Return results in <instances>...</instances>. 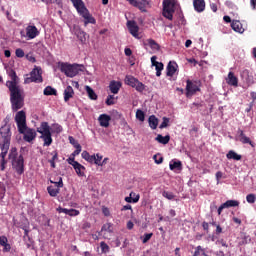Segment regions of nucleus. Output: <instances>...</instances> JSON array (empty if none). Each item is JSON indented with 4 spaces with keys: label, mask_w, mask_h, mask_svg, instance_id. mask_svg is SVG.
Listing matches in <instances>:
<instances>
[{
    "label": "nucleus",
    "mask_w": 256,
    "mask_h": 256,
    "mask_svg": "<svg viewBox=\"0 0 256 256\" xmlns=\"http://www.w3.org/2000/svg\"><path fill=\"white\" fill-rule=\"evenodd\" d=\"M86 93L88 94L89 99H91L92 101H97V94L95 93L93 88H91L90 86H86Z\"/></svg>",
    "instance_id": "nucleus-34"
},
{
    "label": "nucleus",
    "mask_w": 256,
    "mask_h": 256,
    "mask_svg": "<svg viewBox=\"0 0 256 256\" xmlns=\"http://www.w3.org/2000/svg\"><path fill=\"white\" fill-rule=\"evenodd\" d=\"M154 67L156 70V77H161V71H163V69H164L163 62L156 63V65H154Z\"/></svg>",
    "instance_id": "nucleus-39"
},
{
    "label": "nucleus",
    "mask_w": 256,
    "mask_h": 256,
    "mask_svg": "<svg viewBox=\"0 0 256 256\" xmlns=\"http://www.w3.org/2000/svg\"><path fill=\"white\" fill-rule=\"evenodd\" d=\"M162 196L165 197V199H168L169 201H173V199H175V195L173 194V192L169 191H164L162 193Z\"/></svg>",
    "instance_id": "nucleus-41"
},
{
    "label": "nucleus",
    "mask_w": 256,
    "mask_h": 256,
    "mask_svg": "<svg viewBox=\"0 0 256 256\" xmlns=\"http://www.w3.org/2000/svg\"><path fill=\"white\" fill-rule=\"evenodd\" d=\"M74 171L78 175V177H85V166H83L81 163H77L73 166Z\"/></svg>",
    "instance_id": "nucleus-26"
},
{
    "label": "nucleus",
    "mask_w": 256,
    "mask_h": 256,
    "mask_svg": "<svg viewBox=\"0 0 256 256\" xmlns=\"http://www.w3.org/2000/svg\"><path fill=\"white\" fill-rule=\"evenodd\" d=\"M9 77L11 80L6 82V87H8V91L10 92V103L12 107V111L16 113L19 109H23L25 105V91L19 84H17V73L15 70L9 71Z\"/></svg>",
    "instance_id": "nucleus-1"
},
{
    "label": "nucleus",
    "mask_w": 256,
    "mask_h": 256,
    "mask_svg": "<svg viewBox=\"0 0 256 256\" xmlns=\"http://www.w3.org/2000/svg\"><path fill=\"white\" fill-rule=\"evenodd\" d=\"M227 159H233L234 161H241L242 156L240 154H237L235 151L230 150L226 154Z\"/></svg>",
    "instance_id": "nucleus-30"
},
{
    "label": "nucleus",
    "mask_w": 256,
    "mask_h": 256,
    "mask_svg": "<svg viewBox=\"0 0 256 256\" xmlns=\"http://www.w3.org/2000/svg\"><path fill=\"white\" fill-rule=\"evenodd\" d=\"M6 243H8L7 237L0 236V245L3 247Z\"/></svg>",
    "instance_id": "nucleus-63"
},
{
    "label": "nucleus",
    "mask_w": 256,
    "mask_h": 256,
    "mask_svg": "<svg viewBox=\"0 0 256 256\" xmlns=\"http://www.w3.org/2000/svg\"><path fill=\"white\" fill-rule=\"evenodd\" d=\"M82 151L81 145H77L76 150L71 154V157H77Z\"/></svg>",
    "instance_id": "nucleus-56"
},
{
    "label": "nucleus",
    "mask_w": 256,
    "mask_h": 256,
    "mask_svg": "<svg viewBox=\"0 0 256 256\" xmlns=\"http://www.w3.org/2000/svg\"><path fill=\"white\" fill-rule=\"evenodd\" d=\"M36 131L37 133H40V138L44 141V147H49L53 143V138L51 137V126H49L48 122H42Z\"/></svg>",
    "instance_id": "nucleus-6"
},
{
    "label": "nucleus",
    "mask_w": 256,
    "mask_h": 256,
    "mask_svg": "<svg viewBox=\"0 0 256 256\" xmlns=\"http://www.w3.org/2000/svg\"><path fill=\"white\" fill-rule=\"evenodd\" d=\"M81 156H82V159H84L88 163H93V161H95V156L90 155L89 152L87 151H83Z\"/></svg>",
    "instance_id": "nucleus-35"
},
{
    "label": "nucleus",
    "mask_w": 256,
    "mask_h": 256,
    "mask_svg": "<svg viewBox=\"0 0 256 256\" xmlns=\"http://www.w3.org/2000/svg\"><path fill=\"white\" fill-rule=\"evenodd\" d=\"M153 159L157 165H161V163H163V156L158 157L157 155H154Z\"/></svg>",
    "instance_id": "nucleus-57"
},
{
    "label": "nucleus",
    "mask_w": 256,
    "mask_h": 256,
    "mask_svg": "<svg viewBox=\"0 0 256 256\" xmlns=\"http://www.w3.org/2000/svg\"><path fill=\"white\" fill-rule=\"evenodd\" d=\"M139 80H137V78L133 77V76H126L125 77V83L126 85H129L130 87H135L136 83L138 82Z\"/></svg>",
    "instance_id": "nucleus-32"
},
{
    "label": "nucleus",
    "mask_w": 256,
    "mask_h": 256,
    "mask_svg": "<svg viewBox=\"0 0 256 256\" xmlns=\"http://www.w3.org/2000/svg\"><path fill=\"white\" fill-rule=\"evenodd\" d=\"M79 214H80L79 210H76L73 208L68 210L69 217H77V215H79Z\"/></svg>",
    "instance_id": "nucleus-48"
},
{
    "label": "nucleus",
    "mask_w": 256,
    "mask_h": 256,
    "mask_svg": "<svg viewBox=\"0 0 256 256\" xmlns=\"http://www.w3.org/2000/svg\"><path fill=\"white\" fill-rule=\"evenodd\" d=\"M216 245H221L222 247H229V245L227 244V242L224 241L223 239L217 240V241H216Z\"/></svg>",
    "instance_id": "nucleus-60"
},
{
    "label": "nucleus",
    "mask_w": 256,
    "mask_h": 256,
    "mask_svg": "<svg viewBox=\"0 0 256 256\" xmlns=\"http://www.w3.org/2000/svg\"><path fill=\"white\" fill-rule=\"evenodd\" d=\"M15 55H16V57H19V59H21V58L25 57V51H23V49H21V48H18L15 51Z\"/></svg>",
    "instance_id": "nucleus-49"
},
{
    "label": "nucleus",
    "mask_w": 256,
    "mask_h": 256,
    "mask_svg": "<svg viewBox=\"0 0 256 256\" xmlns=\"http://www.w3.org/2000/svg\"><path fill=\"white\" fill-rule=\"evenodd\" d=\"M106 105H115V96L114 95H108L106 99Z\"/></svg>",
    "instance_id": "nucleus-46"
},
{
    "label": "nucleus",
    "mask_w": 256,
    "mask_h": 256,
    "mask_svg": "<svg viewBox=\"0 0 256 256\" xmlns=\"http://www.w3.org/2000/svg\"><path fill=\"white\" fill-rule=\"evenodd\" d=\"M145 46L150 47V49H152V51H160L161 50V45H159V43H157V41H155L154 39H147L144 42Z\"/></svg>",
    "instance_id": "nucleus-19"
},
{
    "label": "nucleus",
    "mask_w": 256,
    "mask_h": 256,
    "mask_svg": "<svg viewBox=\"0 0 256 256\" xmlns=\"http://www.w3.org/2000/svg\"><path fill=\"white\" fill-rule=\"evenodd\" d=\"M186 97H191L197 93V91H201L197 83L192 82L191 80H187L186 82Z\"/></svg>",
    "instance_id": "nucleus-12"
},
{
    "label": "nucleus",
    "mask_w": 256,
    "mask_h": 256,
    "mask_svg": "<svg viewBox=\"0 0 256 256\" xmlns=\"http://www.w3.org/2000/svg\"><path fill=\"white\" fill-rule=\"evenodd\" d=\"M11 145V126L4 125L0 128V149L1 154L0 157L2 158L1 161V171H5V165H7V153L9 152V147Z\"/></svg>",
    "instance_id": "nucleus-2"
},
{
    "label": "nucleus",
    "mask_w": 256,
    "mask_h": 256,
    "mask_svg": "<svg viewBox=\"0 0 256 256\" xmlns=\"http://www.w3.org/2000/svg\"><path fill=\"white\" fill-rule=\"evenodd\" d=\"M67 162L69 163V165H72V167H74V165L78 164L79 162L75 161V157L74 156H70L67 159Z\"/></svg>",
    "instance_id": "nucleus-55"
},
{
    "label": "nucleus",
    "mask_w": 256,
    "mask_h": 256,
    "mask_svg": "<svg viewBox=\"0 0 256 256\" xmlns=\"http://www.w3.org/2000/svg\"><path fill=\"white\" fill-rule=\"evenodd\" d=\"M155 141H157L161 145H167V143H169V141H171V136L169 134L166 136L158 134L157 137L155 138Z\"/></svg>",
    "instance_id": "nucleus-27"
},
{
    "label": "nucleus",
    "mask_w": 256,
    "mask_h": 256,
    "mask_svg": "<svg viewBox=\"0 0 256 256\" xmlns=\"http://www.w3.org/2000/svg\"><path fill=\"white\" fill-rule=\"evenodd\" d=\"M226 83L231 87H238L239 86V78L235 76V73L229 72L226 78Z\"/></svg>",
    "instance_id": "nucleus-15"
},
{
    "label": "nucleus",
    "mask_w": 256,
    "mask_h": 256,
    "mask_svg": "<svg viewBox=\"0 0 256 256\" xmlns=\"http://www.w3.org/2000/svg\"><path fill=\"white\" fill-rule=\"evenodd\" d=\"M98 121L100 123V127H109V122L111 121V116L107 115V114H101L98 117Z\"/></svg>",
    "instance_id": "nucleus-20"
},
{
    "label": "nucleus",
    "mask_w": 256,
    "mask_h": 256,
    "mask_svg": "<svg viewBox=\"0 0 256 256\" xmlns=\"http://www.w3.org/2000/svg\"><path fill=\"white\" fill-rule=\"evenodd\" d=\"M9 159H12V168L16 171L18 175H23L25 173V160L23 155L17 157V149L12 148L9 154Z\"/></svg>",
    "instance_id": "nucleus-4"
},
{
    "label": "nucleus",
    "mask_w": 256,
    "mask_h": 256,
    "mask_svg": "<svg viewBox=\"0 0 256 256\" xmlns=\"http://www.w3.org/2000/svg\"><path fill=\"white\" fill-rule=\"evenodd\" d=\"M58 213H64L65 215H69V209L58 207L57 208Z\"/></svg>",
    "instance_id": "nucleus-61"
},
{
    "label": "nucleus",
    "mask_w": 256,
    "mask_h": 256,
    "mask_svg": "<svg viewBox=\"0 0 256 256\" xmlns=\"http://www.w3.org/2000/svg\"><path fill=\"white\" fill-rule=\"evenodd\" d=\"M75 35L77 36L79 41H81V43H86V41H87V33L85 31H83L80 28H78V29L75 30Z\"/></svg>",
    "instance_id": "nucleus-28"
},
{
    "label": "nucleus",
    "mask_w": 256,
    "mask_h": 256,
    "mask_svg": "<svg viewBox=\"0 0 256 256\" xmlns=\"http://www.w3.org/2000/svg\"><path fill=\"white\" fill-rule=\"evenodd\" d=\"M102 213L105 217H109L111 215V211H109V208L107 207H102Z\"/></svg>",
    "instance_id": "nucleus-58"
},
{
    "label": "nucleus",
    "mask_w": 256,
    "mask_h": 256,
    "mask_svg": "<svg viewBox=\"0 0 256 256\" xmlns=\"http://www.w3.org/2000/svg\"><path fill=\"white\" fill-rule=\"evenodd\" d=\"M237 134H238L240 143H243V145L248 144V145H251V147H253V141H251V138L245 135V132H243V130L239 129Z\"/></svg>",
    "instance_id": "nucleus-16"
},
{
    "label": "nucleus",
    "mask_w": 256,
    "mask_h": 256,
    "mask_svg": "<svg viewBox=\"0 0 256 256\" xmlns=\"http://www.w3.org/2000/svg\"><path fill=\"white\" fill-rule=\"evenodd\" d=\"M51 155L52 159H50V161H57L59 159V153H57V151H53Z\"/></svg>",
    "instance_id": "nucleus-62"
},
{
    "label": "nucleus",
    "mask_w": 256,
    "mask_h": 256,
    "mask_svg": "<svg viewBox=\"0 0 256 256\" xmlns=\"http://www.w3.org/2000/svg\"><path fill=\"white\" fill-rule=\"evenodd\" d=\"M111 227V223H106L102 226L101 231H108L109 233H111Z\"/></svg>",
    "instance_id": "nucleus-54"
},
{
    "label": "nucleus",
    "mask_w": 256,
    "mask_h": 256,
    "mask_svg": "<svg viewBox=\"0 0 256 256\" xmlns=\"http://www.w3.org/2000/svg\"><path fill=\"white\" fill-rule=\"evenodd\" d=\"M128 1L129 5H132V7H136L142 13H145L147 11V5H149V1L147 0H126Z\"/></svg>",
    "instance_id": "nucleus-11"
},
{
    "label": "nucleus",
    "mask_w": 256,
    "mask_h": 256,
    "mask_svg": "<svg viewBox=\"0 0 256 256\" xmlns=\"http://www.w3.org/2000/svg\"><path fill=\"white\" fill-rule=\"evenodd\" d=\"M136 119H138V121H145V112H143L142 110H137Z\"/></svg>",
    "instance_id": "nucleus-42"
},
{
    "label": "nucleus",
    "mask_w": 256,
    "mask_h": 256,
    "mask_svg": "<svg viewBox=\"0 0 256 256\" xmlns=\"http://www.w3.org/2000/svg\"><path fill=\"white\" fill-rule=\"evenodd\" d=\"M170 170L175 171L177 169L178 171H181L183 164H181V161H171L169 164Z\"/></svg>",
    "instance_id": "nucleus-31"
},
{
    "label": "nucleus",
    "mask_w": 256,
    "mask_h": 256,
    "mask_svg": "<svg viewBox=\"0 0 256 256\" xmlns=\"http://www.w3.org/2000/svg\"><path fill=\"white\" fill-rule=\"evenodd\" d=\"M250 96H251L252 102L250 103V108L248 111H251V109L253 108V103H255L256 101V92H251Z\"/></svg>",
    "instance_id": "nucleus-52"
},
{
    "label": "nucleus",
    "mask_w": 256,
    "mask_h": 256,
    "mask_svg": "<svg viewBox=\"0 0 256 256\" xmlns=\"http://www.w3.org/2000/svg\"><path fill=\"white\" fill-rule=\"evenodd\" d=\"M109 89L111 93H113L114 95H117V93H119V89H121V82L115 81V80L111 81L109 85Z\"/></svg>",
    "instance_id": "nucleus-23"
},
{
    "label": "nucleus",
    "mask_w": 256,
    "mask_h": 256,
    "mask_svg": "<svg viewBox=\"0 0 256 256\" xmlns=\"http://www.w3.org/2000/svg\"><path fill=\"white\" fill-rule=\"evenodd\" d=\"M139 199H141V196L139 194H136L135 192H131L129 196L125 197L126 203H139Z\"/></svg>",
    "instance_id": "nucleus-25"
},
{
    "label": "nucleus",
    "mask_w": 256,
    "mask_h": 256,
    "mask_svg": "<svg viewBox=\"0 0 256 256\" xmlns=\"http://www.w3.org/2000/svg\"><path fill=\"white\" fill-rule=\"evenodd\" d=\"M73 95H75V91L72 86H67L64 90V101L67 103L69 99H73Z\"/></svg>",
    "instance_id": "nucleus-24"
},
{
    "label": "nucleus",
    "mask_w": 256,
    "mask_h": 256,
    "mask_svg": "<svg viewBox=\"0 0 256 256\" xmlns=\"http://www.w3.org/2000/svg\"><path fill=\"white\" fill-rule=\"evenodd\" d=\"M251 243V237L250 236H244L242 238V241L240 242V245H247Z\"/></svg>",
    "instance_id": "nucleus-50"
},
{
    "label": "nucleus",
    "mask_w": 256,
    "mask_h": 256,
    "mask_svg": "<svg viewBox=\"0 0 256 256\" xmlns=\"http://www.w3.org/2000/svg\"><path fill=\"white\" fill-rule=\"evenodd\" d=\"M92 157H94L93 163L95 165H98V167H101V162L103 161V155L97 153L92 155Z\"/></svg>",
    "instance_id": "nucleus-36"
},
{
    "label": "nucleus",
    "mask_w": 256,
    "mask_h": 256,
    "mask_svg": "<svg viewBox=\"0 0 256 256\" xmlns=\"http://www.w3.org/2000/svg\"><path fill=\"white\" fill-rule=\"evenodd\" d=\"M175 13V3L173 0L163 1V17L169 21H173V14Z\"/></svg>",
    "instance_id": "nucleus-7"
},
{
    "label": "nucleus",
    "mask_w": 256,
    "mask_h": 256,
    "mask_svg": "<svg viewBox=\"0 0 256 256\" xmlns=\"http://www.w3.org/2000/svg\"><path fill=\"white\" fill-rule=\"evenodd\" d=\"M178 68H179V65H177V62L170 61L166 67L167 77H173V75H175V73H177Z\"/></svg>",
    "instance_id": "nucleus-14"
},
{
    "label": "nucleus",
    "mask_w": 256,
    "mask_h": 256,
    "mask_svg": "<svg viewBox=\"0 0 256 256\" xmlns=\"http://www.w3.org/2000/svg\"><path fill=\"white\" fill-rule=\"evenodd\" d=\"M15 121L17 123L19 133H23L25 127H27V116L25 111H19L16 113Z\"/></svg>",
    "instance_id": "nucleus-9"
},
{
    "label": "nucleus",
    "mask_w": 256,
    "mask_h": 256,
    "mask_svg": "<svg viewBox=\"0 0 256 256\" xmlns=\"http://www.w3.org/2000/svg\"><path fill=\"white\" fill-rule=\"evenodd\" d=\"M69 142L71 145H73V147L77 148V145H81L79 144V142L77 140H75V138H73V136H69Z\"/></svg>",
    "instance_id": "nucleus-53"
},
{
    "label": "nucleus",
    "mask_w": 256,
    "mask_h": 256,
    "mask_svg": "<svg viewBox=\"0 0 256 256\" xmlns=\"http://www.w3.org/2000/svg\"><path fill=\"white\" fill-rule=\"evenodd\" d=\"M24 83H43L41 68L35 67L30 72V77L25 78Z\"/></svg>",
    "instance_id": "nucleus-8"
},
{
    "label": "nucleus",
    "mask_w": 256,
    "mask_h": 256,
    "mask_svg": "<svg viewBox=\"0 0 256 256\" xmlns=\"http://www.w3.org/2000/svg\"><path fill=\"white\" fill-rule=\"evenodd\" d=\"M85 69V66L81 64H68V63H61L60 65V71L61 73H64L66 77H77L79 75V72L83 71Z\"/></svg>",
    "instance_id": "nucleus-5"
},
{
    "label": "nucleus",
    "mask_w": 256,
    "mask_h": 256,
    "mask_svg": "<svg viewBox=\"0 0 256 256\" xmlns=\"http://www.w3.org/2000/svg\"><path fill=\"white\" fill-rule=\"evenodd\" d=\"M153 237V233H146L142 239V243H148L149 240Z\"/></svg>",
    "instance_id": "nucleus-51"
},
{
    "label": "nucleus",
    "mask_w": 256,
    "mask_h": 256,
    "mask_svg": "<svg viewBox=\"0 0 256 256\" xmlns=\"http://www.w3.org/2000/svg\"><path fill=\"white\" fill-rule=\"evenodd\" d=\"M24 135V141L27 143H31V141L35 140L37 137V132L33 128H28L27 126L24 128L23 132H19Z\"/></svg>",
    "instance_id": "nucleus-10"
},
{
    "label": "nucleus",
    "mask_w": 256,
    "mask_h": 256,
    "mask_svg": "<svg viewBox=\"0 0 256 256\" xmlns=\"http://www.w3.org/2000/svg\"><path fill=\"white\" fill-rule=\"evenodd\" d=\"M50 183H53L56 187V189H61L63 187V178L59 177V181L55 182L53 180H50Z\"/></svg>",
    "instance_id": "nucleus-43"
},
{
    "label": "nucleus",
    "mask_w": 256,
    "mask_h": 256,
    "mask_svg": "<svg viewBox=\"0 0 256 256\" xmlns=\"http://www.w3.org/2000/svg\"><path fill=\"white\" fill-rule=\"evenodd\" d=\"M148 123H149V127L155 130L159 125V119L155 115H151L148 118Z\"/></svg>",
    "instance_id": "nucleus-29"
},
{
    "label": "nucleus",
    "mask_w": 256,
    "mask_h": 256,
    "mask_svg": "<svg viewBox=\"0 0 256 256\" xmlns=\"http://www.w3.org/2000/svg\"><path fill=\"white\" fill-rule=\"evenodd\" d=\"M127 27L130 35L135 37V39H139V26L137 25V22L130 20L127 22Z\"/></svg>",
    "instance_id": "nucleus-13"
},
{
    "label": "nucleus",
    "mask_w": 256,
    "mask_h": 256,
    "mask_svg": "<svg viewBox=\"0 0 256 256\" xmlns=\"http://www.w3.org/2000/svg\"><path fill=\"white\" fill-rule=\"evenodd\" d=\"M231 27L236 33H245V28H243V24H241V21L239 20H233L231 22Z\"/></svg>",
    "instance_id": "nucleus-22"
},
{
    "label": "nucleus",
    "mask_w": 256,
    "mask_h": 256,
    "mask_svg": "<svg viewBox=\"0 0 256 256\" xmlns=\"http://www.w3.org/2000/svg\"><path fill=\"white\" fill-rule=\"evenodd\" d=\"M134 88L136 89V91H139V93H143V91H145V84L138 80Z\"/></svg>",
    "instance_id": "nucleus-40"
},
{
    "label": "nucleus",
    "mask_w": 256,
    "mask_h": 256,
    "mask_svg": "<svg viewBox=\"0 0 256 256\" xmlns=\"http://www.w3.org/2000/svg\"><path fill=\"white\" fill-rule=\"evenodd\" d=\"M44 95L49 96V95H57V90L51 86H47L44 89Z\"/></svg>",
    "instance_id": "nucleus-37"
},
{
    "label": "nucleus",
    "mask_w": 256,
    "mask_h": 256,
    "mask_svg": "<svg viewBox=\"0 0 256 256\" xmlns=\"http://www.w3.org/2000/svg\"><path fill=\"white\" fill-rule=\"evenodd\" d=\"M38 35L39 30L35 26L29 25L26 27V37H28V39H35Z\"/></svg>",
    "instance_id": "nucleus-17"
},
{
    "label": "nucleus",
    "mask_w": 256,
    "mask_h": 256,
    "mask_svg": "<svg viewBox=\"0 0 256 256\" xmlns=\"http://www.w3.org/2000/svg\"><path fill=\"white\" fill-rule=\"evenodd\" d=\"M202 227L206 233H209V224L206 221L202 222Z\"/></svg>",
    "instance_id": "nucleus-64"
},
{
    "label": "nucleus",
    "mask_w": 256,
    "mask_h": 256,
    "mask_svg": "<svg viewBox=\"0 0 256 256\" xmlns=\"http://www.w3.org/2000/svg\"><path fill=\"white\" fill-rule=\"evenodd\" d=\"M193 7L197 13L205 11V0H193Z\"/></svg>",
    "instance_id": "nucleus-21"
},
{
    "label": "nucleus",
    "mask_w": 256,
    "mask_h": 256,
    "mask_svg": "<svg viewBox=\"0 0 256 256\" xmlns=\"http://www.w3.org/2000/svg\"><path fill=\"white\" fill-rule=\"evenodd\" d=\"M241 78L245 83H247V85H253L255 83L253 80V75H251L247 69L241 72Z\"/></svg>",
    "instance_id": "nucleus-18"
},
{
    "label": "nucleus",
    "mask_w": 256,
    "mask_h": 256,
    "mask_svg": "<svg viewBox=\"0 0 256 256\" xmlns=\"http://www.w3.org/2000/svg\"><path fill=\"white\" fill-rule=\"evenodd\" d=\"M201 251H203V248H202L201 246H197V247L195 248V251H194L193 256H199V255H201Z\"/></svg>",
    "instance_id": "nucleus-59"
},
{
    "label": "nucleus",
    "mask_w": 256,
    "mask_h": 256,
    "mask_svg": "<svg viewBox=\"0 0 256 256\" xmlns=\"http://www.w3.org/2000/svg\"><path fill=\"white\" fill-rule=\"evenodd\" d=\"M47 191L50 197H57L59 195L60 189L55 188V186H48Z\"/></svg>",
    "instance_id": "nucleus-33"
},
{
    "label": "nucleus",
    "mask_w": 256,
    "mask_h": 256,
    "mask_svg": "<svg viewBox=\"0 0 256 256\" xmlns=\"http://www.w3.org/2000/svg\"><path fill=\"white\" fill-rule=\"evenodd\" d=\"M223 204L226 207V209H229V207H239V201L237 200H228Z\"/></svg>",
    "instance_id": "nucleus-38"
},
{
    "label": "nucleus",
    "mask_w": 256,
    "mask_h": 256,
    "mask_svg": "<svg viewBox=\"0 0 256 256\" xmlns=\"http://www.w3.org/2000/svg\"><path fill=\"white\" fill-rule=\"evenodd\" d=\"M71 2L79 15L83 17L84 27H87L88 23H91V25H95V23H97L95 18L91 15V13H89V9L85 7V2H83V0H71Z\"/></svg>",
    "instance_id": "nucleus-3"
},
{
    "label": "nucleus",
    "mask_w": 256,
    "mask_h": 256,
    "mask_svg": "<svg viewBox=\"0 0 256 256\" xmlns=\"http://www.w3.org/2000/svg\"><path fill=\"white\" fill-rule=\"evenodd\" d=\"M167 127H169V118L163 117V121L160 124L159 129H165Z\"/></svg>",
    "instance_id": "nucleus-44"
},
{
    "label": "nucleus",
    "mask_w": 256,
    "mask_h": 256,
    "mask_svg": "<svg viewBox=\"0 0 256 256\" xmlns=\"http://www.w3.org/2000/svg\"><path fill=\"white\" fill-rule=\"evenodd\" d=\"M247 203L253 204L256 201V195L255 194H248L246 196Z\"/></svg>",
    "instance_id": "nucleus-45"
},
{
    "label": "nucleus",
    "mask_w": 256,
    "mask_h": 256,
    "mask_svg": "<svg viewBox=\"0 0 256 256\" xmlns=\"http://www.w3.org/2000/svg\"><path fill=\"white\" fill-rule=\"evenodd\" d=\"M100 248H101L102 253H109V245H107V243L101 242Z\"/></svg>",
    "instance_id": "nucleus-47"
}]
</instances>
